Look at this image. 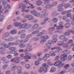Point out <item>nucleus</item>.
Wrapping results in <instances>:
<instances>
[{
    "instance_id": "obj_1",
    "label": "nucleus",
    "mask_w": 74,
    "mask_h": 74,
    "mask_svg": "<svg viewBox=\"0 0 74 74\" xmlns=\"http://www.w3.org/2000/svg\"><path fill=\"white\" fill-rule=\"evenodd\" d=\"M13 25L14 26L16 27L19 26L18 27L19 29H23L24 28L25 29H27L28 28H29L32 26V25L29 24L27 25V24L24 23L21 25V23H18L17 22H15L14 23Z\"/></svg>"
},
{
    "instance_id": "obj_2",
    "label": "nucleus",
    "mask_w": 74,
    "mask_h": 74,
    "mask_svg": "<svg viewBox=\"0 0 74 74\" xmlns=\"http://www.w3.org/2000/svg\"><path fill=\"white\" fill-rule=\"evenodd\" d=\"M49 67V66L47 65L46 66V67L44 68L42 66L41 67L40 69L38 71L39 73H42V72H44V73H46L48 70V69Z\"/></svg>"
},
{
    "instance_id": "obj_3",
    "label": "nucleus",
    "mask_w": 74,
    "mask_h": 74,
    "mask_svg": "<svg viewBox=\"0 0 74 74\" xmlns=\"http://www.w3.org/2000/svg\"><path fill=\"white\" fill-rule=\"evenodd\" d=\"M62 23H59V26H57V24H56L54 25V27H56L57 30H60L63 28V25H62Z\"/></svg>"
},
{
    "instance_id": "obj_4",
    "label": "nucleus",
    "mask_w": 74,
    "mask_h": 74,
    "mask_svg": "<svg viewBox=\"0 0 74 74\" xmlns=\"http://www.w3.org/2000/svg\"><path fill=\"white\" fill-rule=\"evenodd\" d=\"M67 55L66 54H62L60 56V58H61V61L63 62L64 61H65V60H67V59L65 58H67Z\"/></svg>"
},
{
    "instance_id": "obj_5",
    "label": "nucleus",
    "mask_w": 74,
    "mask_h": 74,
    "mask_svg": "<svg viewBox=\"0 0 74 74\" xmlns=\"http://www.w3.org/2000/svg\"><path fill=\"white\" fill-rule=\"evenodd\" d=\"M11 62H14L16 63H18L20 62L19 58L18 57L14 58L11 60Z\"/></svg>"
},
{
    "instance_id": "obj_6",
    "label": "nucleus",
    "mask_w": 74,
    "mask_h": 74,
    "mask_svg": "<svg viewBox=\"0 0 74 74\" xmlns=\"http://www.w3.org/2000/svg\"><path fill=\"white\" fill-rule=\"evenodd\" d=\"M57 2H54L53 3V5L52 4H48L46 6V8H50L51 7L54 6V5H56L57 4Z\"/></svg>"
},
{
    "instance_id": "obj_7",
    "label": "nucleus",
    "mask_w": 74,
    "mask_h": 74,
    "mask_svg": "<svg viewBox=\"0 0 74 74\" xmlns=\"http://www.w3.org/2000/svg\"><path fill=\"white\" fill-rule=\"evenodd\" d=\"M63 6H64L65 8H67V7H69V6H70V4L68 3L65 5L64 3L61 4L59 5L58 8H60V7H63Z\"/></svg>"
},
{
    "instance_id": "obj_8",
    "label": "nucleus",
    "mask_w": 74,
    "mask_h": 74,
    "mask_svg": "<svg viewBox=\"0 0 74 74\" xmlns=\"http://www.w3.org/2000/svg\"><path fill=\"white\" fill-rule=\"evenodd\" d=\"M24 18H27L28 21H31L34 19V17L31 15H27L24 16Z\"/></svg>"
},
{
    "instance_id": "obj_9",
    "label": "nucleus",
    "mask_w": 74,
    "mask_h": 74,
    "mask_svg": "<svg viewBox=\"0 0 74 74\" xmlns=\"http://www.w3.org/2000/svg\"><path fill=\"white\" fill-rule=\"evenodd\" d=\"M22 67L21 66H19L17 68V74H22Z\"/></svg>"
},
{
    "instance_id": "obj_10",
    "label": "nucleus",
    "mask_w": 74,
    "mask_h": 74,
    "mask_svg": "<svg viewBox=\"0 0 74 74\" xmlns=\"http://www.w3.org/2000/svg\"><path fill=\"white\" fill-rule=\"evenodd\" d=\"M2 8V6L0 5V12L1 13H3V14H4L5 13H7L8 12V10H6L5 11H4V10L3 9L1 10Z\"/></svg>"
},
{
    "instance_id": "obj_11",
    "label": "nucleus",
    "mask_w": 74,
    "mask_h": 74,
    "mask_svg": "<svg viewBox=\"0 0 74 74\" xmlns=\"http://www.w3.org/2000/svg\"><path fill=\"white\" fill-rule=\"evenodd\" d=\"M62 64V62L59 61H58L55 62L54 64V65L55 66H58Z\"/></svg>"
},
{
    "instance_id": "obj_12",
    "label": "nucleus",
    "mask_w": 74,
    "mask_h": 74,
    "mask_svg": "<svg viewBox=\"0 0 74 74\" xmlns=\"http://www.w3.org/2000/svg\"><path fill=\"white\" fill-rule=\"evenodd\" d=\"M64 44H65V43L62 41L58 42L57 43V45L59 46H62L63 45H64Z\"/></svg>"
},
{
    "instance_id": "obj_13",
    "label": "nucleus",
    "mask_w": 74,
    "mask_h": 74,
    "mask_svg": "<svg viewBox=\"0 0 74 74\" xmlns=\"http://www.w3.org/2000/svg\"><path fill=\"white\" fill-rule=\"evenodd\" d=\"M49 54L50 56H56V54L55 53V52L53 51H51L49 52Z\"/></svg>"
},
{
    "instance_id": "obj_14",
    "label": "nucleus",
    "mask_w": 74,
    "mask_h": 74,
    "mask_svg": "<svg viewBox=\"0 0 74 74\" xmlns=\"http://www.w3.org/2000/svg\"><path fill=\"white\" fill-rule=\"evenodd\" d=\"M41 39H44V40H48L49 39V36H42L40 37Z\"/></svg>"
},
{
    "instance_id": "obj_15",
    "label": "nucleus",
    "mask_w": 74,
    "mask_h": 74,
    "mask_svg": "<svg viewBox=\"0 0 74 74\" xmlns=\"http://www.w3.org/2000/svg\"><path fill=\"white\" fill-rule=\"evenodd\" d=\"M57 51H56V53H60L62 51V49L60 48V47H57Z\"/></svg>"
},
{
    "instance_id": "obj_16",
    "label": "nucleus",
    "mask_w": 74,
    "mask_h": 74,
    "mask_svg": "<svg viewBox=\"0 0 74 74\" xmlns=\"http://www.w3.org/2000/svg\"><path fill=\"white\" fill-rule=\"evenodd\" d=\"M14 38L12 37H10V38H9L8 39H5V41H12V40H14Z\"/></svg>"
},
{
    "instance_id": "obj_17",
    "label": "nucleus",
    "mask_w": 74,
    "mask_h": 74,
    "mask_svg": "<svg viewBox=\"0 0 74 74\" xmlns=\"http://www.w3.org/2000/svg\"><path fill=\"white\" fill-rule=\"evenodd\" d=\"M31 37H32V35H28L27 36L26 39L24 41V42H27L28 41L29 38H30Z\"/></svg>"
},
{
    "instance_id": "obj_18",
    "label": "nucleus",
    "mask_w": 74,
    "mask_h": 74,
    "mask_svg": "<svg viewBox=\"0 0 74 74\" xmlns=\"http://www.w3.org/2000/svg\"><path fill=\"white\" fill-rule=\"evenodd\" d=\"M17 33V31L16 30H13L11 31L10 33L12 34H15Z\"/></svg>"
},
{
    "instance_id": "obj_19",
    "label": "nucleus",
    "mask_w": 74,
    "mask_h": 74,
    "mask_svg": "<svg viewBox=\"0 0 74 74\" xmlns=\"http://www.w3.org/2000/svg\"><path fill=\"white\" fill-rule=\"evenodd\" d=\"M29 0H24L23 1L24 3H26V4H29V5H31V6H33V4H31V3H30L29 1H27Z\"/></svg>"
},
{
    "instance_id": "obj_20",
    "label": "nucleus",
    "mask_w": 74,
    "mask_h": 74,
    "mask_svg": "<svg viewBox=\"0 0 74 74\" xmlns=\"http://www.w3.org/2000/svg\"><path fill=\"white\" fill-rule=\"evenodd\" d=\"M62 53H65V54H69L70 53V51L67 50H64L63 51Z\"/></svg>"
},
{
    "instance_id": "obj_21",
    "label": "nucleus",
    "mask_w": 74,
    "mask_h": 74,
    "mask_svg": "<svg viewBox=\"0 0 74 74\" xmlns=\"http://www.w3.org/2000/svg\"><path fill=\"white\" fill-rule=\"evenodd\" d=\"M56 71V68L54 67H51V69L50 70V72L51 73H53Z\"/></svg>"
},
{
    "instance_id": "obj_22",
    "label": "nucleus",
    "mask_w": 74,
    "mask_h": 74,
    "mask_svg": "<svg viewBox=\"0 0 74 74\" xmlns=\"http://www.w3.org/2000/svg\"><path fill=\"white\" fill-rule=\"evenodd\" d=\"M22 6L23 7V8H26V5H25V4H23L22 3L20 4L18 6V8H21Z\"/></svg>"
},
{
    "instance_id": "obj_23",
    "label": "nucleus",
    "mask_w": 74,
    "mask_h": 74,
    "mask_svg": "<svg viewBox=\"0 0 74 74\" xmlns=\"http://www.w3.org/2000/svg\"><path fill=\"white\" fill-rule=\"evenodd\" d=\"M30 13L32 14H33V15H34V16H35V15H36V14H36V13H37V11H36L35 10H34L32 11H31Z\"/></svg>"
},
{
    "instance_id": "obj_24",
    "label": "nucleus",
    "mask_w": 74,
    "mask_h": 74,
    "mask_svg": "<svg viewBox=\"0 0 74 74\" xmlns=\"http://www.w3.org/2000/svg\"><path fill=\"white\" fill-rule=\"evenodd\" d=\"M44 32H45V31H43L42 32L38 34L37 35V37H39V36H42V35H43L44 34Z\"/></svg>"
},
{
    "instance_id": "obj_25",
    "label": "nucleus",
    "mask_w": 74,
    "mask_h": 74,
    "mask_svg": "<svg viewBox=\"0 0 74 74\" xmlns=\"http://www.w3.org/2000/svg\"><path fill=\"white\" fill-rule=\"evenodd\" d=\"M66 36L64 35H60L59 37V39L60 40H63L64 38H65Z\"/></svg>"
},
{
    "instance_id": "obj_26",
    "label": "nucleus",
    "mask_w": 74,
    "mask_h": 74,
    "mask_svg": "<svg viewBox=\"0 0 74 74\" xmlns=\"http://www.w3.org/2000/svg\"><path fill=\"white\" fill-rule=\"evenodd\" d=\"M31 48H32V45H30V43L28 44L27 45V49H29Z\"/></svg>"
},
{
    "instance_id": "obj_27",
    "label": "nucleus",
    "mask_w": 74,
    "mask_h": 74,
    "mask_svg": "<svg viewBox=\"0 0 74 74\" xmlns=\"http://www.w3.org/2000/svg\"><path fill=\"white\" fill-rule=\"evenodd\" d=\"M59 59H60V56H57L55 58L54 60L55 61H57Z\"/></svg>"
},
{
    "instance_id": "obj_28",
    "label": "nucleus",
    "mask_w": 74,
    "mask_h": 74,
    "mask_svg": "<svg viewBox=\"0 0 74 74\" xmlns=\"http://www.w3.org/2000/svg\"><path fill=\"white\" fill-rule=\"evenodd\" d=\"M36 4L38 5H41L42 4V2L40 1H37L36 2Z\"/></svg>"
},
{
    "instance_id": "obj_29",
    "label": "nucleus",
    "mask_w": 74,
    "mask_h": 74,
    "mask_svg": "<svg viewBox=\"0 0 74 74\" xmlns=\"http://www.w3.org/2000/svg\"><path fill=\"white\" fill-rule=\"evenodd\" d=\"M2 3L3 5L4 6V8L5 9H6V8H5V3L6 2L5 1V0H2Z\"/></svg>"
},
{
    "instance_id": "obj_30",
    "label": "nucleus",
    "mask_w": 74,
    "mask_h": 74,
    "mask_svg": "<svg viewBox=\"0 0 74 74\" xmlns=\"http://www.w3.org/2000/svg\"><path fill=\"white\" fill-rule=\"evenodd\" d=\"M64 26L66 28H69L70 26V24L69 23H67L65 24Z\"/></svg>"
},
{
    "instance_id": "obj_31",
    "label": "nucleus",
    "mask_w": 74,
    "mask_h": 74,
    "mask_svg": "<svg viewBox=\"0 0 74 74\" xmlns=\"http://www.w3.org/2000/svg\"><path fill=\"white\" fill-rule=\"evenodd\" d=\"M31 57H32V56H31ZM24 59H31V58L29 56H25L23 57Z\"/></svg>"
},
{
    "instance_id": "obj_32",
    "label": "nucleus",
    "mask_w": 74,
    "mask_h": 74,
    "mask_svg": "<svg viewBox=\"0 0 74 74\" xmlns=\"http://www.w3.org/2000/svg\"><path fill=\"white\" fill-rule=\"evenodd\" d=\"M17 68V66H13L11 69V70L12 71H15L16 69Z\"/></svg>"
},
{
    "instance_id": "obj_33",
    "label": "nucleus",
    "mask_w": 74,
    "mask_h": 74,
    "mask_svg": "<svg viewBox=\"0 0 74 74\" xmlns=\"http://www.w3.org/2000/svg\"><path fill=\"white\" fill-rule=\"evenodd\" d=\"M58 41V39L56 38H53L52 40L53 43H56Z\"/></svg>"
},
{
    "instance_id": "obj_34",
    "label": "nucleus",
    "mask_w": 74,
    "mask_h": 74,
    "mask_svg": "<svg viewBox=\"0 0 74 74\" xmlns=\"http://www.w3.org/2000/svg\"><path fill=\"white\" fill-rule=\"evenodd\" d=\"M49 19V18H45L44 20V22H42L41 23V25H44L45 23V22L46 21H47Z\"/></svg>"
},
{
    "instance_id": "obj_35",
    "label": "nucleus",
    "mask_w": 74,
    "mask_h": 74,
    "mask_svg": "<svg viewBox=\"0 0 74 74\" xmlns=\"http://www.w3.org/2000/svg\"><path fill=\"white\" fill-rule=\"evenodd\" d=\"M55 29V27H51L48 29L49 31H53Z\"/></svg>"
},
{
    "instance_id": "obj_36",
    "label": "nucleus",
    "mask_w": 74,
    "mask_h": 74,
    "mask_svg": "<svg viewBox=\"0 0 74 74\" xmlns=\"http://www.w3.org/2000/svg\"><path fill=\"white\" fill-rule=\"evenodd\" d=\"M48 64H49V65H50V66H52L53 65V64L52 63V62H51V60H48Z\"/></svg>"
},
{
    "instance_id": "obj_37",
    "label": "nucleus",
    "mask_w": 74,
    "mask_h": 74,
    "mask_svg": "<svg viewBox=\"0 0 74 74\" xmlns=\"http://www.w3.org/2000/svg\"><path fill=\"white\" fill-rule=\"evenodd\" d=\"M38 24H35L32 26V27L33 29H36L38 27Z\"/></svg>"
},
{
    "instance_id": "obj_38",
    "label": "nucleus",
    "mask_w": 74,
    "mask_h": 74,
    "mask_svg": "<svg viewBox=\"0 0 74 74\" xmlns=\"http://www.w3.org/2000/svg\"><path fill=\"white\" fill-rule=\"evenodd\" d=\"M73 40H70L68 41V43H66L65 44L67 45L68 44H71V43H73Z\"/></svg>"
},
{
    "instance_id": "obj_39",
    "label": "nucleus",
    "mask_w": 74,
    "mask_h": 74,
    "mask_svg": "<svg viewBox=\"0 0 74 74\" xmlns=\"http://www.w3.org/2000/svg\"><path fill=\"white\" fill-rule=\"evenodd\" d=\"M2 44L3 45L4 47H5V48H10V46H9V45H6L5 44H4V42H3Z\"/></svg>"
},
{
    "instance_id": "obj_40",
    "label": "nucleus",
    "mask_w": 74,
    "mask_h": 74,
    "mask_svg": "<svg viewBox=\"0 0 74 74\" xmlns=\"http://www.w3.org/2000/svg\"><path fill=\"white\" fill-rule=\"evenodd\" d=\"M25 32V30H21L19 32L18 34H22V33H24Z\"/></svg>"
},
{
    "instance_id": "obj_41",
    "label": "nucleus",
    "mask_w": 74,
    "mask_h": 74,
    "mask_svg": "<svg viewBox=\"0 0 74 74\" xmlns=\"http://www.w3.org/2000/svg\"><path fill=\"white\" fill-rule=\"evenodd\" d=\"M26 37V34H23L21 35L20 38H24Z\"/></svg>"
},
{
    "instance_id": "obj_42",
    "label": "nucleus",
    "mask_w": 74,
    "mask_h": 74,
    "mask_svg": "<svg viewBox=\"0 0 74 74\" xmlns=\"http://www.w3.org/2000/svg\"><path fill=\"white\" fill-rule=\"evenodd\" d=\"M67 31L68 32H70V33H72L74 35V31L73 30L68 29V30Z\"/></svg>"
},
{
    "instance_id": "obj_43",
    "label": "nucleus",
    "mask_w": 74,
    "mask_h": 74,
    "mask_svg": "<svg viewBox=\"0 0 74 74\" xmlns=\"http://www.w3.org/2000/svg\"><path fill=\"white\" fill-rule=\"evenodd\" d=\"M38 33H39V31H35L32 33V34H36Z\"/></svg>"
},
{
    "instance_id": "obj_44",
    "label": "nucleus",
    "mask_w": 74,
    "mask_h": 74,
    "mask_svg": "<svg viewBox=\"0 0 74 74\" xmlns=\"http://www.w3.org/2000/svg\"><path fill=\"white\" fill-rule=\"evenodd\" d=\"M47 41V40L45 39H42L40 41V43H43V42H45Z\"/></svg>"
},
{
    "instance_id": "obj_45",
    "label": "nucleus",
    "mask_w": 74,
    "mask_h": 74,
    "mask_svg": "<svg viewBox=\"0 0 74 74\" xmlns=\"http://www.w3.org/2000/svg\"><path fill=\"white\" fill-rule=\"evenodd\" d=\"M52 21L54 23H56V22H57V21H58V19L56 18H54L52 19Z\"/></svg>"
},
{
    "instance_id": "obj_46",
    "label": "nucleus",
    "mask_w": 74,
    "mask_h": 74,
    "mask_svg": "<svg viewBox=\"0 0 74 74\" xmlns=\"http://www.w3.org/2000/svg\"><path fill=\"white\" fill-rule=\"evenodd\" d=\"M68 60H71L72 59V56H69L68 58Z\"/></svg>"
},
{
    "instance_id": "obj_47",
    "label": "nucleus",
    "mask_w": 74,
    "mask_h": 74,
    "mask_svg": "<svg viewBox=\"0 0 74 74\" xmlns=\"http://www.w3.org/2000/svg\"><path fill=\"white\" fill-rule=\"evenodd\" d=\"M8 66L7 65H4L3 66L2 68L3 69H6V68L8 67Z\"/></svg>"
},
{
    "instance_id": "obj_48",
    "label": "nucleus",
    "mask_w": 74,
    "mask_h": 74,
    "mask_svg": "<svg viewBox=\"0 0 74 74\" xmlns=\"http://www.w3.org/2000/svg\"><path fill=\"white\" fill-rule=\"evenodd\" d=\"M69 40V39L67 38H64L63 40V42H67Z\"/></svg>"
},
{
    "instance_id": "obj_49",
    "label": "nucleus",
    "mask_w": 74,
    "mask_h": 74,
    "mask_svg": "<svg viewBox=\"0 0 74 74\" xmlns=\"http://www.w3.org/2000/svg\"><path fill=\"white\" fill-rule=\"evenodd\" d=\"M4 18V16L3 15H2L1 16V18L0 19V22H1L3 20V19Z\"/></svg>"
},
{
    "instance_id": "obj_50",
    "label": "nucleus",
    "mask_w": 74,
    "mask_h": 74,
    "mask_svg": "<svg viewBox=\"0 0 74 74\" xmlns=\"http://www.w3.org/2000/svg\"><path fill=\"white\" fill-rule=\"evenodd\" d=\"M15 49H16V47H12L9 49V50H12V51H14V50H15Z\"/></svg>"
},
{
    "instance_id": "obj_51",
    "label": "nucleus",
    "mask_w": 74,
    "mask_h": 74,
    "mask_svg": "<svg viewBox=\"0 0 74 74\" xmlns=\"http://www.w3.org/2000/svg\"><path fill=\"white\" fill-rule=\"evenodd\" d=\"M45 56L46 58H49V56H50V55L48 53L46 54L45 55Z\"/></svg>"
},
{
    "instance_id": "obj_52",
    "label": "nucleus",
    "mask_w": 74,
    "mask_h": 74,
    "mask_svg": "<svg viewBox=\"0 0 74 74\" xmlns=\"http://www.w3.org/2000/svg\"><path fill=\"white\" fill-rule=\"evenodd\" d=\"M25 67L26 69H29V68H30V65L29 64H27L25 65Z\"/></svg>"
},
{
    "instance_id": "obj_53",
    "label": "nucleus",
    "mask_w": 74,
    "mask_h": 74,
    "mask_svg": "<svg viewBox=\"0 0 74 74\" xmlns=\"http://www.w3.org/2000/svg\"><path fill=\"white\" fill-rule=\"evenodd\" d=\"M64 35H65V36H69V35H70V33L68 32H66L64 33Z\"/></svg>"
},
{
    "instance_id": "obj_54",
    "label": "nucleus",
    "mask_w": 74,
    "mask_h": 74,
    "mask_svg": "<svg viewBox=\"0 0 74 74\" xmlns=\"http://www.w3.org/2000/svg\"><path fill=\"white\" fill-rule=\"evenodd\" d=\"M39 64H40V62H38V61H35V64L36 66H38V65H39Z\"/></svg>"
},
{
    "instance_id": "obj_55",
    "label": "nucleus",
    "mask_w": 74,
    "mask_h": 74,
    "mask_svg": "<svg viewBox=\"0 0 74 74\" xmlns=\"http://www.w3.org/2000/svg\"><path fill=\"white\" fill-rule=\"evenodd\" d=\"M42 54V53L41 52L38 53H37V55L38 56H40V55H41Z\"/></svg>"
},
{
    "instance_id": "obj_56",
    "label": "nucleus",
    "mask_w": 74,
    "mask_h": 74,
    "mask_svg": "<svg viewBox=\"0 0 74 74\" xmlns=\"http://www.w3.org/2000/svg\"><path fill=\"white\" fill-rule=\"evenodd\" d=\"M69 67V64H67L64 66V68L66 69H67Z\"/></svg>"
},
{
    "instance_id": "obj_57",
    "label": "nucleus",
    "mask_w": 74,
    "mask_h": 74,
    "mask_svg": "<svg viewBox=\"0 0 74 74\" xmlns=\"http://www.w3.org/2000/svg\"><path fill=\"white\" fill-rule=\"evenodd\" d=\"M6 57L8 59H11L12 58V56L11 55H8L6 56Z\"/></svg>"
},
{
    "instance_id": "obj_58",
    "label": "nucleus",
    "mask_w": 74,
    "mask_h": 74,
    "mask_svg": "<svg viewBox=\"0 0 74 74\" xmlns=\"http://www.w3.org/2000/svg\"><path fill=\"white\" fill-rule=\"evenodd\" d=\"M47 64L46 63H44L43 64H42V66H42L43 67H44V68H45V67L47 66Z\"/></svg>"
},
{
    "instance_id": "obj_59",
    "label": "nucleus",
    "mask_w": 74,
    "mask_h": 74,
    "mask_svg": "<svg viewBox=\"0 0 74 74\" xmlns=\"http://www.w3.org/2000/svg\"><path fill=\"white\" fill-rule=\"evenodd\" d=\"M20 47H21L22 48H23L25 47V45H23V44H21L19 45Z\"/></svg>"
},
{
    "instance_id": "obj_60",
    "label": "nucleus",
    "mask_w": 74,
    "mask_h": 74,
    "mask_svg": "<svg viewBox=\"0 0 74 74\" xmlns=\"http://www.w3.org/2000/svg\"><path fill=\"white\" fill-rule=\"evenodd\" d=\"M64 63L61 64H60V65H59V67H63L64 66Z\"/></svg>"
},
{
    "instance_id": "obj_61",
    "label": "nucleus",
    "mask_w": 74,
    "mask_h": 74,
    "mask_svg": "<svg viewBox=\"0 0 74 74\" xmlns=\"http://www.w3.org/2000/svg\"><path fill=\"white\" fill-rule=\"evenodd\" d=\"M12 27V26L11 25H10L9 26H8L7 27V29L8 30H9V29H10Z\"/></svg>"
},
{
    "instance_id": "obj_62",
    "label": "nucleus",
    "mask_w": 74,
    "mask_h": 74,
    "mask_svg": "<svg viewBox=\"0 0 74 74\" xmlns=\"http://www.w3.org/2000/svg\"><path fill=\"white\" fill-rule=\"evenodd\" d=\"M63 8H60L58 10V11H59V12H61V11H63Z\"/></svg>"
},
{
    "instance_id": "obj_63",
    "label": "nucleus",
    "mask_w": 74,
    "mask_h": 74,
    "mask_svg": "<svg viewBox=\"0 0 74 74\" xmlns=\"http://www.w3.org/2000/svg\"><path fill=\"white\" fill-rule=\"evenodd\" d=\"M62 47H63V48H67V47H69V46L68 45H63Z\"/></svg>"
},
{
    "instance_id": "obj_64",
    "label": "nucleus",
    "mask_w": 74,
    "mask_h": 74,
    "mask_svg": "<svg viewBox=\"0 0 74 74\" xmlns=\"http://www.w3.org/2000/svg\"><path fill=\"white\" fill-rule=\"evenodd\" d=\"M45 45L46 47H51V45L49 44V43H46L45 44Z\"/></svg>"
}]
</instances>
